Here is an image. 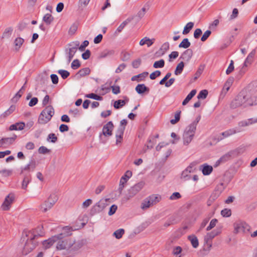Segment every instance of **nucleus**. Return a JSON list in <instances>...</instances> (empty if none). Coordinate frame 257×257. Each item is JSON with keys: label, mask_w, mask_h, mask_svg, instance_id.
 Instances as JSON below:
<instances>
[{"label": "nucleus", "mask_w": 257, "mask_h": 257, "mask_svg": "<svg viewBox=\"0 0 257 257\" xmlns=\"http://www.w3.org/2000/svg\"><path fill=\"white\" fill-rule=\"evenodd\" d=\"M38 229L40 230L41 229L39 227L32 230H24L23 234V235L25 234V237L23 236V240H25V238H27V240L22 251L23 255H27L38 245V241L37 239L43 235L37 232Z\"/></svg>", "instance_id": "f257e3e1"}, {"label": "nucleus", "mask_w": 257, "mask_h": 257, "mask_svg": "<svg viewBox=\"0 0 257 257\" xmlns=\"http://www.w3.org/2000/svg\"><path fill=\"white\" fill-rule=\"evenodd\" d=\"M54 113V108L52 105L46 106L39 115L38 123L42 124H46L50 121Z\"/></svg>", "instance_id": "f03ea898"}, {"label": "nucleus", "mask_w": 257, "mask_h": 257, "mask_svg": "<svg viewBox=\"0 0 257 257\" xmlns=\"http://www.w3.org/2000/svg\"><path fill=\"white\" fill-rule=\"evenodd\" d=\"M248 105H250V101H249L248 97L240 93L231 101L230 107L232 109H235L241 106H243V107H246L248 106Z\"/></svg>", "instance_id": "7ed1b4c3"}, {"label": "nucleus", "mask_w": 257, "mask_h": 257, "mask_svg": "<svg viewBox=\"0 0 257 257\" xmlns=\"http://www.w3.org/2000/svg\"><path fill=\"white\" fill-rule=\"evenodd\" d=\"M74 242V239L70 237H64L58 238L56 248L58 250H71V247Z\"/></svg>", "instance_id": "20e7f679"}, {"label": "nucleus", "mask_w": 257, "mask_h": 257, "mask_svg": "<svg viewBox=\"0 0 257 257\" xmlns=\"http://www.w3.org/2000/svg\"><path fill=\"white\" fill-rule=\"evenodd\" d=\"M222 226H217L215 229L207 233L204 237V242L209 245V247L212 246L211 240L215 236L219 235L222 232Z\"/></svg>", "instance_id": "39448f33"}, {"label": "nucleus", "mask_w": 257, "mask_h": 257, "mask_svg": "<svg viewBox=\"0 0 257 257\" xmlns=\"http://www.w3.org/2000/svg\"><path fill=\"white\" fill-rule=\"evenodd\" d=\"M145 183L143 181L140 182L132 187L126 194L127 199H130L136 195L144 187Z\"/></svg>", "instance_id": "423d86ee"}, {"label": "nucleus", "mask_w": 257, "mask_h": 257, "mask_svg": "<svg viewBox=\"0 0 257 257\" xmlns=\"http://www.w3.org/2000/svg\"><path fill=\"white\" fill-rule=\"evenodd\" d=\"M114 128V125L111 121H108L105 124L102 128V133H100L99 137L101 139L102 135L107 137H110L112 135V131Z\"/></svg>", "instance_id": "0eeeda50"}, {"label": "nucleus", "mask_w": 257, "mask_h": 257, "mask_svg": "<svg viewBox=\"0 0 257 257\" xmlns=\"http://www.w3.org/2000/svg\"><path fill=\"white\" fill-rule=\"evenodd\" d=\"M15 200V195L13 193H10L8 195L2 204L1 208L4 211H8L10 210L11 204Z\"/></svg>", "instance_id": "6e6552de"}, {"label": "nucleus", "mask_w": 257, "mask_h": 257, "mask_svg": "<svg viewBox=\"0 0 257 257\" xmlns=\"http://www.w3.org/2000/svg\"><path fill=\"white\" fill-rule=\"evenodd\" d=\"M77 229H78V228H74L71 226H66L63 227L61 233L56 235V236L58 238H62V237H70V236L72 235V232Z\"/></svg>", "instance_id": "1a4fd4ad"}, {"label": "nucleus", "mask_w": 257, "mask_h": 257, "mask_svg": "<svg viewBox=\"0 0 257 257\" xmlns=\"http://www.w3.org/2000/svg\"><path fill=\"white\" fill-rule=\"evenodd\" d=\"M17 138V136L14 134L13 137L9 138H3L0 140V148L5 147V146H9L14 143L16 139Z\"/></svg>", "instance_id": "9d476101"}, {"label": "nucleus", "mask_w": 257, "mask_h": 257, "mask_svg": "<svg viewBox=\"0 0 257 257\" xmlns=\"http://www.w3.org/2000/svg\"><path fill=\"white\" fill-rule=\"evenodd\" d=\"M37 166L36 162L34 158H32L28 164L24 167L21 168V174L23 173L25 171H33L36 168Z\"/></svg>", "instance_id": "9b49d317"}, {"label": "nucleus", "mask_w": 257, "mask_h": 257, "mask_svg": "<svg viewBox=\"0 0 257 257\" xmlns=\"http://www.w3.org/2000/svg\"><path fill=\"white\" fill-rule=\"evenodd\" d=\"M234 226V233L235 234L238 233L240 231L244 232L246 227H248L247 224L245 222H235L233 224Z\"/></svg>", "instance_id": "f8f14e48"}, {"label": "nucleus", "mask_w": 257, "mask_h": 257, "mask_svg": "<svg viewBox=\"0 0 257 257\" xmlns=\"http://www.w3.org/2000/svg\"><path fill=\"white\" fill-rule=\"evenodd\" d=\"M193 54V50L191 49H187L182 53L179 59L189 62L192 57Z\"/></svg>", "instance_id": "ddd939ff"}, {"label": "nucleus", "mask_w": 257, "mask_h": 257, "mask_svg": "<svg viewBox=\"0 0 257 257\" xmlns=\"http://www.w3.org/2000/svg\"><path fill=\"white\" fill-rule=\"evenodd\" d=\"M58 237L56 235L53 236L47 240H45L42 242L43 247L45 249L50 248L55 242L57 241Z\"/></svg>", "instance_id": "4468645a"}, {"label": "nucleus", "mask_w": 257, "mask_h": 257, "mask_svg": "<svg viewBox=\"0 0 257 257\" xmlns=\"http://www.w3.org/2000/svg\"><path fill=\"white\" fill-rule=\"evenodd\" d=\"M76 51L77 50H75V48L72 47L65 49V53L66 55L68 63H69L71 61Z\"/></svg>", "instance_id": "2eb2a0df"}, {"label": "nucleus", "mask_w": 257, "mask_h": 257, "mask_svg": "<svg viewBox=\"0 0 257 257\" xmlns=\"http://www.w3.org/2000/svg\"><path fill=\"white\" fill-rule=\"evenodd\" d=\"M135 90L139 94H143L145 93H148L150 88L144 84H139L135 88Z\"/></svg>", "instance_id": "dca6fc26"}, {"label": "nucleus", "mask_w": 257, "mask_h": 257, "mask_svg": "<svg viewBox=\"0 0 257 257\" xmlns=\"http://www.w3.org/2000/svg\"><path fill=\"white\" fill-rule=\"evenodd\" d=\"M200 169L201 170L202 174L205 176L209 175L213 171V167L207 164H204L200 166Z\"/></svg>", "instance_id": "f3484780"}, {"label": "nucleus", "mask_w": 257, "mask_h": 257, "mask_svg": "<svg viewBox=\"0 0 257 257\" xmlns=\"http://www.w3.org/2000/svg\"><path fill=\"white\" fill-rule=\"evenodd\" d=\"M25 127V123L24 122H16L11 125L9 127V131H22Z\"/></svg>", "instance_id": "a211bd4d"}, {"label": "nucleus", "mask_w": 257, "mask_h": 257, "mask_svg": "<svg viewBox=\"0 0 257 257\" xmlns=\"http://www.w3.org/2000/svg\"><path fill=\"white\" fill-rule=\"evenodd\" d=\"M85 241L83 239L76 240L74 239V242L71 247L70 251H76L81 248L84 244Z\"/></svg>", "instance_id": "6ab92c4d"}, {"label": "nucleus", "mask_w": 257, "mask_h": 257, "mask_svg": "<svg viewBox=\"0 0 257 257\" xmlns=\"http://www.w3.org/2000/svg\"><path fill=\"white\" fill-rule=\"evenodd\" d=\"M27 83V80H26L23 86L21 87L19 91L15 94V95L12 98V101L13 102H17L19 98L22 96V94L24 93L25 91Z\"/></svg>", "instance_id": "aec40b11"}, {"label": "nucleus", "mask_w": 257, "mask_h": 257, "mask_svg": "<svg viewBox=\"0 0 257 257\" xmlns=\"http://www.w3.org/2000/svg\"><path fill=\"white\" fill-rule=\"evenodd\" d=\"M149 73L148 72H144L138 75H135L131 78V80L133 81H137L138 82H141L144 81L146 77L148 75Z\"/></svg>", "instance_id": "412c9836"}, {"label": "nucleus", "mask_w": 257, "mask_h": 257, "mask_svg": "<svg viewBox=\"0 0 257 257\" xmlns=\"http://www.w3.org/2000/svg\"><path fill=\"white\" fill-rule=\"evenodd\" d=\"M134 19V17H128L124 21H123L117 28L115 32V34L120 33L125 26L131 22Z\"/></svg>", "instance_id": "4be33fe9"}, {"label": "nucleus", "mask_w": 257, "mask_h": 257, "mask_svg": "<svg viewBox=\"0 0 257 257\" xmlns=\"http://www.w3.org/2000/svg\"><path fill=\"white\" fill-rule=\"evenodd\" d=\"M169 43L168 42L164 43L160 48L159 50L156 52V54L157 56L163 55L165 52L169 49Z\"/></svg>", "instance_id": "5701e85b"}, {"label": "nucleus", "mask_w": 257, "mask_h": 257, "mask_svg": "<svg viewBox=\"0 0 257 257\" xmlns=\"http://www.w3.org/2000/svg\"><path fill=\"white\" fill-rule=\"evenodd\" d=\"M235 153V151H230L227 152V153H226L225 154H224V155H223L222 156H221L220 158V161H221L223 163H225L226 162L229 160L231 159V158L232 157V156Z\"/></svg>", "instance_id": "b1692460"}, {"label": "nucleus", "mask_w": 257, "mask_h": 257, "mask_svg": "<svg viewBox=\"0 0 257 257\" xmlns=\"http://www.w3.org/2000/svg\"><path fill=\"white\" fill-rule=\"evenodd\" d=\"M196 92L197 91L196 89L192 90L183 101L182 105H186L189 102V101L195 95Z\"/></svg>", "instance_id": "393cba45"}, {"label": "nucleus", "mask_w": 257, "mask_h": 257, "mask_svg": "<svg viewBox=\"0 0 257 257\" xmlns=\"http://www.w3.org/2000/svg\"><path fill=\"white\" fill-rule=\"evenodd\" d=\"M194 137V135L187 134L184 132L183 136L184 145H188L192 141Z\"/></svg>", "instance_id": "a878e982"}, {"label": "nucleus", "mask_w": 257, "mask_h": 257, "mask_svg": "<svg viewBox=\"0 0 257 257\" xmlns=\"http://www.w3.org/2000/svg\"><path fill=\"white\" fill-rule=\"evenodd\" d=\"M257 122V119L253 120L252 118L247 119L246 120H244L240 121L238 122V125L240 127H244L248 126L250 124H251L253 123H255Z\"/></svg>", "instance_id": "bb28decb"}, {"label": "nucleus", "mask_w": 257, "mask_h": 257, "mask_svg": "<svg viewBox=\"0 0 257 257\" xmlns=\"http://www.w3.org/2000/svg\"><path fill=\"white\" fill-rule=\"evenodd\" d=\"M154 41V39H150V38L146 37L140 41L139 44L141 46H143L146 44L148 47H150L153 44Z\"/></svg>", "instance_id": "cd10ccee"}, {"label": "nucleus", "mask_w": 257, "mask_h": 257, "mask_svg": "<svg viewBox=\"0 0 257 257\" xmlns=\"http://www.w3.org/2000/svg\"><path fill=\"white\" fill-rule=\"evenodd\" d=\"M91 70L88 67L80 69L76 74V76L79 75L78 78L85 76L90 73Z\"/></svg>", "instance_id": "c85d7f7f"}, {"label": "nucleus", "mask_w": 257, "mask_h": 257, "mask_svg": "<svg viewBox=\"0 0 257 257\" xmlns=\"http://www.w3.org/2000/svg\"><path fill=\"white\" fill-rule=\"evenodd\" d=\"M54 21V17L50 14H46L43 18V21L47 25H50Z\"/></svg>", "instance_id": "c756f323"}, {"label": "nucleus", "mask_w": 257, "mask_h": 257, "mask_svg": "<svg viewBox=\"0 0 257 257\" xmlns=\"http://www.w3.org/2000/svg\"><path fill=\"white\" fill-rule=\"evenodd\" d=\"M188 239L191 241V244L194 248H197L198 246V240L195 235L188 236Z\"/></svg>", "instance_id": "7c9ffc66"}, {"label": "nucleus", "mask_w": 257, "mask_h": 257, "mask_svg": "<svg viewBox=\"0 0 257 257\" xmlns=\"http://www.w3.org/2000/svg\"><path fill=\"white\" fill-rule=\"evenodd\" d=\"M149 200L151 202V204L153 205L156 204L159 202L161 199V196L159 195L153 194L148 197Z\"/></svg>", "instance_id": "2f4dec72"}, {"label": "nucleus", "mask_w": 257, "mask_h": 257, "mask_svg": "<svg viewBox=\"0 0 257 257\" xmlns=\"http://www.w3.org/2000/svg\"><path fill=\"white\" fill-rule=\"evenodd\" d=\"M185 66V63L183 61H181L176 66V68L174 71V74L176 75H180L182 73L184 67Z\"/></svg>", "instance_id": "473e14b6"}, {"label": "nucleus", "mask_w": 257, "mask_h": 257, "mask_svg": "<svg viewBox=\"0 0 257 257\" xmlns=\"http://www.w3.org/2000/svg\"><path fill=\"white\" fill-rule=\"evenodd\" d=\"M196 130V125L191 123L187 127H186L184 132L187 134L195 135Z\"/></svg>", "instance_id": "72a5a7b5"}, {"label": "nucleus", "mask_w": 257, "mask_h": 257, "mask_svg": "<svg viewBox=\"0 0 257 257\" xmlns=\"http://www.w3.org/2000/svg\"><path fill=\"white\" fill-rule=\"evenodd\" d=\"M240 131L237 128L228 130L222 133L221 135L224 137H227L231 135L239 133Z\"/></svg>", "instance_id": "f704fd0d"}, {"label": "nucleus", "mask_w": 257, "mask_h": 257, "mask_svg": "<svg viewBox=\"0 0 257 257\" xmlns=\"http://www.w3.org/2000/svg\"><path fill=\"white\" fill-rule=\"evenodd\" d=\"M194 25V23L193 22H189L188 23L186 26L184 28V30L182 32V34L183 35H187L188 34L190 31L192 29Z\"/></svg>", "instance_id": "c9c22d12"}, {"label": "nucleus", "mask_w": 257, "mask_h": 257, "mask_svg": "<svg viewBox=\"0 0 257 257\" xmlns=\"http://www.w3.org/2000/svg\"><path fill=\"white\" fill-rule=\"evenodd\" d=\"M31 181V175L30 174L25 175L22 182V187L23 189H26L29 182Z\"/></svg>", "instance_id": "e433bc0d"}, {"label": "nucleus", "mask_w": 257, "mask_h": 257, "mask_svg": "<svg viewBox=\"0 0 257 257\" xmlns=\"http://www.w3.org/2000/svg\"><path fill=\"white\" fill-rule=\"evenodd\" d=\"M24 42V40L21 37L17 38L15 39V40L14 41V44L15 45L16 51H18L19 50L20 48H21V46L23 44Z\"/></svg>", "instance_id": "4c0bfd02"}, {"label": "nucleus", "mask_w": 257, "mask_h": 257, "mask_svg": "<svg viewBox=\"0 0 257 257\" xmlns=\"http://www.w3.org/2000/svg\"><path fill=\"white\" fill-rule=\"evenodd\" d=\"M109 199H106L105 200H101L99 202H97L95 204L98 205V208L100 209V212L103 210L107 206V202Z\"/></svg>", "instance_id": "58836bf2"}, {"label": "nucleus", "mask_w": 257, "mask_h": 257, "mask_svg": "<svg viewBox=\"0 0 257 257\" xmlns=\"http://www.w3.org/2000/svg\"><path fill=\"white\" fill-rule=\"evenodd\" d=\"M191 43L189 42V39L188 38H184L179 45V47L188 49Z\"/></svg>", "instance_id": "ea45409f"}, {"label": "nucleus", "mask_w": 257, "mask_h": 257, "mask_svg": "<svg viewBox=\"0 0 257 257\" xmlns=\"http://www.w3.org/2000/svg\"><path fill=\"white\" fill-rule=\"evenodd\" d=\"M234 81V78L233 77H229L226 82L225 83L223 89H226V91H228L230 88V87L232 85Z\"/></svg>", "instance_id": "a19ab883"}, {"label": "nucleus", "mask_w": 257, "mask_h": 257, "mask_svg": "<svg viewBox=\"0 0 257 257\" xmlns=\"http://www.w3.org/2000/svg\"><path fill=\"white\" fill-rule=\"evenodd\" d=\"M152 205H153V204H151V202L148 197L145 198L142 203L141 208L144 210L149 208Z\"/></svg>", "instance_id": "79ce46f5"}, {"label": "nucleus", "mask_w": 257, "mask_h": 257, "mask_svg": "<svg viewBox=\"0 0 257 257\" xmlns=\"http://www.w3.org/2000/svg\"><path fill=\"white\" fill-rule=\"evenodd\" d=\"M52 202L48 199V201H46L43 204L41 205V207L42 211L43 212H46L48 209H50L53 206H50V203Z\"/></svg>", "instance_id": "37998d69"}, {"label": "nucleus", "mask_w": 257, "mask_h": 257, "mask_svg": "<svg viewBox=\"0 0 257 257\" xmlns=\"http://www.w3.org/2000/svg\"><path fill=\"white\" fill-rule=\"evenodd\" d=\"M58 138L54 133H50L48 135L47 141L52 143H55L58 141Z\"/></svg>", "instance_id": "c03bdc74"}, {"label": "nucleus", "mask_w": 257, "mask_h": 257, "mask_svg": "<svg viewBox=\"0 0 257 257\" xmlns=\"http://www.w3.org/2000/svg\"><path fill=\"white\" fill-rule=\"evenodd\" d=\"M181 111L180 110H177L175 114V118L170 120V123L172 124H175L180 120L181 117Z\"/></svg>", "instance_id": "a18cd8bd"}, {"label": "nucleus", "mask_w": 257, "mask_h": 257, "mask_svg": "<svg viewBox=\"0 0 257 257\" xmlns=\"http://www.w3.org/2000/svg\"><path fill=\"white\" fill-rule=\"evenodd\" d=\"M131 54L125 51H123L120 53V59L122 61H127L130 59Z\"/></svg>", "instance_id": "49530a36"}, {"label": "nucleus", "mask_w": 257, "mask_h": 257, "mask_svg": "<svg viewBox=\"0 0 257 257\" xmlns=\"http://www.w3.org/2000/svg\"><path fill=\"white\" fill-rule=\"evenodd\" d=\"M85 97L86 98H91L99 101H101L103 99V97L102 96L98 95L97 94L93 93L86 94L85 95Z\"/></svg>", "instance_id": "de8ad7c7"}, {"label": "nucleus", "mask_w": 257, "mask_h": 257, "mask_svg": "<svg viewBox=\"0 0 257 257\" xmlns=\"http://www.w3.org/2000/svg\"><path fill=\"white\" fill-rule=\"evenodd\" d=\"M124 105V101H123L121 99H118L114 101L113 106L115 109H118L122 107Z\"/></svg>", "instance_id": "09e8293b"}, {"label": "nucleus", "mask_w": 257, "mask_h": 257, "mask_svg": "<svg viewBox=\"0 0 257 257\" xmlns=\"http://www.w3.org/2000/svg\"><path fill=\"white\" fill-rule=\"evenodd\" d=\"M124 233V230L122 228H120L115 231L113 235L116 239H120Z\"/></svg>", "instance_id": "8fccbe9b"}, {"label": "nucleus", "mask_w": 257, "mask_h": 257, "mask_svg": "<svg viewBox=\"0 0 257 257\" xmlns=\"http://www.w3.org/2000/svg\"><path fill=\"white\" fill-rule=\"evenodd\" d=\"M15 109L16 106L15 105H12L7 110L2 114V115L4 117H6L15 111Z\"/></svg>", "instance_id": "3c124183"}, {"label": "nucleus", "mask_w": 257, "mask_h": 257, "mask_svg": "<svg viewBox=\"0 0 257 257\" xmlns=\"http://www.w3.org/2000/svg\"><path fill=\"white\" fill-rule=\"evenodd\" d=\"M165 66V61L164 59H160L159 61H155L153 64V67L155 68H161Z\"/></svg>", "instance_id": "603ef678"}, {"label": "nucleus", "mask_w": 257, "mask_h": 257, "mask_svg": "<svg viewBox=\"0 0 257 257\" xmlns=\"http://www.w3.org/2000/svg\"><path fill=\"white\" fill-rule=\"evenodd\" d=\"M58 73L60 74L63 79L68 78L70 75V72L67 70L63 69H60L57 71Z\"/></svg>", "instance_id": "864d4df0"}, {"label": "nucleus", "mask_w": 257, "mask_h": 257, "mask_svg": "<svg viewBox=\"0 0 257 257\" xmlns=\"http://www.w3.org/2000/svg\"><path fill=\"white\" fill-rule=\"evenodd\" d=\"M208 94V92L206 89L202 90L199 92V94H198L197 98L198 99H204L207 97Z\"/></svg>", "instance_id": "5fc2aeb1"}, {"label": "nucleus", "mask_w": 257, "mask_h": 257, "mask_svg": "<svg viewBox=\"0 0 257 257\" xmlns=\"http://www.w3.org/2000/svg\"><path fill=\"white\" fill-rule=\"evenodd\" d=\"M98 206H99L98 205L95 204L94 205H93L92 207V208H91V209L90 210V216H93L95 214H96L98 213H99L100 212V209H99Z\"/></svg>", "instance_id": "6e6d98bb"}, {"label": "nucleus", "mask_w": 257, "mask_h": 257, "mask_svg": "<svg viewBox=\"0 0 257 257\" xmlns=\"http://www.w3.org/2000/svg\"><path fill=\"white\" fill-rule=\"evenodd\" d=\"M90 0H79L78 7L82 10L84 8H86L88 5Z\"/></svg>", "instance_id": "4d7b16f0"}, {"label": "nucleus", "mask_w": 257, "mask_h": 257, "mask_svg": "<svg viewBox=\"0 0 257 257\" xmlns=\"http://www.w3.org/2000/svg\"><path fill=\"white\" fill-rule=\"evenodd\" d=\"M221 215L224 217H228L231 215V210L228 208H224L221 211Z\"/></svg>", "instance_id": "13d9d810"}, {"label": "nucleus", "mask_w": 257, "mask_h": 257, "mask_svg": "<svg viewBox=\"0 0 257 257\" xmlns=\"http://www.w3.org/2000/svg\"><path fill=\"white\" fill-rule=\"evenodd\" d=\"M218 222V220L216 218L212 219L211 221L210 222V223L209 225L206 227V230L207 231H209L211 230L213 228H214L217 223Z\"/></svg>", "instance_id": "bf43d9fd"}, {"label": "nucleus", "mask_w": 257, "mask_h": 257, "mask_svg": "<svg viewBox=\"0 0 257 257\" xmlns=\"http://www.w3.org/2000/svg\"><path fill=\"white\" fill-rule=\"evenodd\" d=\"M255 50L253 49L248 55L247 57L245 59L246 60V61H248V64H251V62H252V59L255 56Z\"/></svg>", "instance_id": "052dcab7"}, {"label": "nucleus", "mask_w": 257, "mask_h": 257, "mask_svg": "<svg viewBox=\"0 0 257 257\" xmlns=\"http://www.w3.org/2000/svg\"><path fill=\"white\" fill-rule=\"evenodd\" d=\"M78 27V23H75L73 24L69 29V33L71 35L74 34L77 30Z\"/></svg>", "instance_id": "680f3d73"}, {"label": "nucleus", "mask_w": 257, "mask_h": 257, "mask_svg": "<svg viewBox=\"0 0 257 257\" xmlns=\"http://www.w3.org/2000/svg\"><path fill=\"white\" fill-rule=\"evenodd\" d=\"M38 152L41 154H46L51 153V150L48 149L46 147L41 146L38 149Z\"/></svg>", "instance_id": "e2e57ef3"}, {"label": "nucleus", "mask_w": 257, "mask_h": 257, "mask_svg": "<svg viewBox=\"0 0 257 257\" xmlns=\"http://www.w3.org/2000/svg\"><path fill=\"white\" fill-rule=\"evenodd\" d=\"M81 66L80 62L79 60L77 59H75L73 61V62L71 63V67L72 69L75 70L78 69L79 67H80Z\"/></svg>", "instance_id": "0e129e2a"}, {"label": "nucleus", "mask_w": 257, "mask_h": 257, "mask_svg": "<svg viewBox=\"0 0 257 257\" xmlns=\"http://www.w3.org/2000/svg\"><path fill=\"white\" fill-rule=\"evenodd\" d=\"M196 163L195 162H192L185 169V170L189 173H193L195 170V166Z\"/></svg>", "instance_id": "69168bd1"}, {"label": "nucleus", "mask_w": 257, "mask_h": 257, "mask_svg": "<svg viewBox=\"0 0 257 257\" xmlns=\"http://www.w3.org/2000/svg\"><path fill=\"white\" fill-rule=\"evenodd\" d=\"M13 28L11 27L5 29L3 34V38H9L12 34Z\"/></svg>", "instance_id": "338daca9"}, {"label": "nucleus", "mask_w": 257, "mask_h": 257, "mask_svg": "<svg viewBox=\"0 0 257 257\" xmlns=\"http://www.w3.org/2000/svg\"><path fill=\"white\" fill-rule=\"evenodd\" d=\"M211 31L210 30L206 31L203 34L202 36L201 37V41L202 42H205L207 40V39L211 35Z\"/></svg>", "instance_id": "774afa93"}]
</instances>
